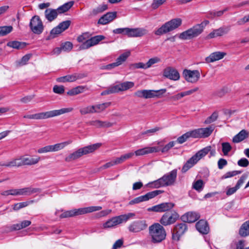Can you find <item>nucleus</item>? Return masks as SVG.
Here are the masks:
<instances>
[{
  "mask_svg": "<svg viewBox=\"0 0 249 249\" xmlns=\"http://www.w3.org/2000/svg\"><path fill=\"white\" fill-rule=\"evenodd\" d=\"M1 195L4 196H8L9 195L14 196H18V189H13L4 191L1 193Z\"/></svg>",
  "mask_w": 249,
  "mask_h": 249,
  "instance_id": "4d7b16f0",
  "label": "nucleus"
},
{
  "mask_svg": "<svg viewBox=\"0 0 249 249\" xmlns=\"http://www.w3.org/2000/svg\"><path fill=\"white\" fill-rule=\"evenodd\" d=\"M20 166L23 165H32L38 162L40 158L36 156L35 158H31L27 156H22L18 158Z\"/></svg>",
  "mask_w": 249,
  "mask_h": 249,
  "instance_id": "a211bd4d",
  "label": "nucleus"
},
{
  "mask_svg": "<svg viewBox=\"0 0 249 249\" xmlns=\"http://www.w3.org/2000/svg\"><path fill=\"white\" fill-rule=\"evenodd\" d=\"M101 209L102 207L101 206H90L78 209H73L63 212L60 215L59 217L60 218H68L99 211Z\"/></svg>",
  "mask_w": 249,
  "mask_h": 249,
  "instance_id": "6e6552de",
  "label": "nucleus"
},
{
  "mask_svg": "<svg viewBox=\"0 0 249 249\" xmlns=\"http://www.w3.org/2000/svg\"><path fill=\"white\" fill-rule=\"evenodd\" d=\"M73 1H71L64 3L62 6L59 7L57 10L59 14L63 13L68 11L73 5Z\"/></svg>",
  "mask_w": 249,
  "mask_h": 249,
  "instance_id": "37998d69",
  "label": "nucleus"
},
{
  "mask_svg": "<svg viewBox=\"0 0 249 249\" xmlns=\"http://www.w3.org/2000/svg\"><path fill=\"white\" fill-rule=\"evenodd\" d=\"M130 52H127L121 54L116 59L115 62L118 66L121 65L124 61L126 60L127 57L130 55Z\"/></svg>",
  "mask_w": 249,
  "mask_h": 249,
  "instance_id": "09e8293b",
  "label": "nucleus"
},
{
  "mask_svg": "<svg viewBox=\"0 0 249 249\" xmlns=\"http://www.w3.org/2000/svg\"><path fill=\"white\" fill-rule=\"evenodd\" d=\"M209 151H210V146H206L199 150L195 155L192 156V157L198 162L200 159L207 155L209 153Z\"/></svg>",
  "mask_w": 249,
  "mask_h": 249,
  "instance_id": "7c9ffc66",
  "label": "nucleus"
},
{
  "mask_svg": "<svg viewBox=\"0 0 249 249\" xmlns=\"http://www.w3.org/2000/svg\"><path fill=\"white\" fill-rule=\"evenodd\" d=\"M134 86V83L132 82H125L118 85H113L109 87L107 90L103 91L101 93V95H106L113 93H118L120 91L126 90Z\"/></svg>",
  "mask_w": 249,
  "mask_h": 249,
  "instance_id": "1a4fd4ad",
  "label": "nucleus"
},
{
  "mask_svg": "<svg viewBox=\"0 0 249 249\" xmlns=\"http://www.w3.org/2000/svg\"><path fill=\"white\" fill-rule=\"evenodd\" d=\"M197 162L192 157L189 159L183 166L181 172L183 173H186L189 169L192 168Z\"/></svg>",
  "mask_w": 249,
  "mask_h": 249,
  "instance_id": "58836bf2",
  "label": "nucleus"
},
{
  "mask_svg": "<svg viewBox=\"0 0 249 249\" xmlns=\"http://www.w3.org/2000/svg\"><path fill=\"white\" fill-rule=\"evenodd\" d=\"M37 152L38 153H39V154L53 152V148H52V145H47L43 147L37 149Z\"/></svg>",
  "mask_w": 249,
  "mask_h": 249,
  "instance_id": "e2e57ef3",
  "label": "nucleus"
},
{
  "mask_svg": "<svg viewBox=\"0 0 249 249\" xmlns=\"http://www.w3.org/2000/svg\"><path fill=\"white\" fill-rule=\"evenodd\" d=\"M239 234L242 237L249 235V220L244 223L239 231Z\"/></svg>",
  "mask_w": 249,
  "mask_h": 249,
  "instance_id": "c9c22d12",
  "label": "nucleus"
},
{
  "mask_svg": "<svg viewBox=\"0 0 249 249\" xmlns=\"http://www.w3.org/2000/svg\"><path fill=\"white\" fill-rule=\"evenodd\" d=\"M249 135V132L245 129H243L232 138V141L234 143L240 142L247 138Z\"/></svg>",
  "mask_w": 249,
  "mask_h": 249,
  "instance_id": "c85d7f7f",
  "label": "nucleus"
},
{
  "mask_svg": "<svg viewBox=\"0 0 249 249\" xmlns=\"http://www.w3.org/2000/svg\"><path fill=\"white\" fill-rule=\"evenodd\" d=\"M0 165L1 166L5 167H19V163L18 159L16 158L11 160V161L4 163H0Z\"/></svg>",
  "mask_w": 249,
  "mask_h": 249,
  "instance_id": "de8ad7c7",
  "label": "nucleus"
},
{
  "mask_svg": "<svg viewBox=\"0 0 249 249\" xmlns=\"http://www.w3.org/2000/svg\"><path fill=\"white\" fill-rule=\"evenodd\" d=\"M163 192L161 190H154L150 192L147 193L145 195H143V198L144 201H147L150 199H152L158 195L161 194Z\"/></svg>",
  "mask_w": 249,
  "mask_h": 249,
  "instance_id": "c03bdc74",
  "label": "nucleus"
},
{
  "mask_svg": "<svg viewBox=\"0 0 249 249\" xmlns=\"http://www.w3.org/2000/svg\"><path fill=\"white\" fill-rule=\"evenodd\" d=\"M160 150L159 147H145L135 151L134 155L136 156H141L152 153L158 152Z\"/></svg>",
  "mask_w": 249,
  "mask_h": 249,
  "instance_id": "393cba45",
  "label": "nucleus"
},
{
  "mask_svg": "<svg viewBox=\"0 0 249 249\" xmlns=\"http://www.w3.org/2000/svg\"><path fill=\"white\" fill-rule=\"evenodd\" d=\"M148 227L146 221L144 220H138L131 222L127 229L130 232L138 233L145 230Z\"/></svg>",
  "mask_w": 249,
  "mask_h": 249,
  "instance_id": "ddd939ff",
  "label": "nucleus"
},
{
  "mask_svg": "<svg viewBox=\"0 0 249 249\" xmlns=\"http://www.w3.org/2000/svg\"><path fill=\"white\" fill-rule=\"evenodd\" d=\"M73 45L72 43L67 41L61 45L63 51L65 52H69L72 49Z\"/></svg>",
  "mask_w": 249,
  "mask_h": 249,
  "instance_id": "774afa93",
  "label": "nucleus"
},
{
  "mask_svg": "<svg viewBox=\"0 0 249 249\" xmlns=\"http://www.w3.org/2000/svg\"><path fill=\"white\" fill-rule=\"evenodd\" d=\"M84 74L75 73L72 74H69L57 78L58 82H73L77 80L80 79L84 77Z\"/></svg>",
  "mask_w": 249,
  "mask_h": 249,
  "instance_id": "aec40b11",
  "label": "nucleus"
},
{
  "mask_svg": "<svg viewBox=\"0 0 249 249\" xmlns=\"http://www.w3.org/2000/svg\"><path fill=\"white\" fill-rule=\"evenodd\" d=\"M57 9H47L45 11L46 18L49 21H52L56 18L58 15Z\"/></svg>",
  "mask_w": 249,
  "mask_h": 249,
  "instance_id": "2f4dec72",
  "label": "nucleus"
},
{
  "mask_svg": "<svg viewBox=\"0 0 249 249\" xmlns=\"http://www.w3.org/2000/svg\"><path fill=\"white\" fill-rule=\"evenodd\" d=\"M177 177V170L174 169L158 179L149 182L147 184V186L153 188H159L163 186H171L175 183Z\"/></svg>",
  "mask_w": 249,
  "mask_h": 249,
  "instance_id": "f03ea898",
  "label": "nucleus"
},
{
  "mask_svg": "<svg viewBox=\"0 0 249 249\" xmlns=\"http://www.w3.org/2000/svg\"><path fill=\"white\" fill-rule=\"evenodd\" d=\"M87 124L94 126L96 128H100L111 127L114 124V123L108 121H102L100 120H95L88 122Z\"/></svg>",
  "mask_w": 249,
  "mask_h": 249,
  "instance_id": "4be33fe9",
  "label": "nucleus"
},
{
  "mask_svg": "<svg viewBox=\"0 0 249 249\" xmlns=\"http://www.w3.org/2000/svg\"><path fill=\"white\" fill-rule=\"evenodd\" d=\"M175 144V142L172 141L169 142L168 144H166L161 149L160 148V151H161L163 153H167L170 149H171Z\"/></svg>",
  "mask_w": 249,
  "mask_h": 249,
  "instance_id": "052dcab7",
  "label": "nucleus"
},
{
  "mask_svg": "<svg viewBox=\"0 0 249 249\" xmlns=\"http://www.w3.org/2000/svg\"><path fill=\"white\" fill-rule=\"evenodd\" d=\"M37 191V189L32 187L18 189V196H30L32 194L36 193Z\"/></svg>",
  "mask_w": 249,
  "mask_h": 249,
  "instance_id": "f704fd0d",
  "label": "nucleus"
},
{
  "mask_svg": "<svg viewBox=\"0 0 249 249\" xmlns=\"http://www.w3.org/2000/svg\"><path fill=\"white\" fill-rule=\"evenodd\" d=\"M107 9V5L106 4H102L99 5L97 7L93 9L92 14L93 15L101 13Z\"/></svg>",
  "mask_w": 249,
  "mask_h": 249,
  "instance_id": "864d4df0",
  "label": "nucleus"
},
{
  "mask_svg": "<svg viewBox=\"0 0 249 249\" xmlns=\"http://www.w3.org/2000/svg\"><path fill=\"white\" fill-rule=\"evenodd\" d=\"M182 24V19L176 18L163 24L160 27L154 31L156 36H161L171 32L179 27Z\"/></svg>",
  "mask_w": 249,
  "mask_h": 249,
  "instance_id": "423d86ee",
  "label": "nucleus"
},
{
  "mask_svg": "<svg viewBox=\"0 0 249 249\" xmlns=\"http://www.w3.org/2000/svg\"><path fill=\"white\" fill-rule=\"evenodd\" d=\"M116 17V12H108L99 18L98 23L102 25L107 24L113 21Z\"/></svg>",
  "mask_w": 249,
  "mask_h": 249,
  "instance_id": "b1692460",
  "label": "nucleus"
},
{
  "mask_svg": "<svg viewBox=\"0 0 249 249\" xmlns=\"http://www.w3.org/2000/svg\"><path fill=\"white\" fill-rule=\"evenodd\" d=\"M166 89H165L158 90H139L134 93V95L139 98L144 99L152 98L154 97H160L165 93Z\"/></svg>",
  "mask_w": 249,
  "mask_h": 249,
  "instance_id": "9d476101",
  "label": "nucleus"
},
{
  "mask_svg": "<svg viewBox=\"0 0 249 249\" xmlns=\"http://www.w3.org/2000/svg\"><path fill=\"white\" fill-rule=\"evenodd\" d=\"M7 46L13 49L20 50L26 46V43L18 41H11L7 43Z\"/></svg>",
  "mask_w": 249,
  "mask_h": 249,
  "instance_id": "e433bc0d",
  "label": "nucleus"
},
{
  "mask_svg": "<svg viewBox=\"0 0 249 249\" xmlns=\"http://www.w3.org/2000/svg\"><path fill=\"white\" fill-rule=\"evenodd\" d=\"M134 155V153L133 152H129L122 155L120 157L117 158V160L118 161V163H119V164L122 163L125 160L132 158Z\"/></svg>",
  "mask_w": 249,
  "mask_h": 249,
  "instance_id": "3c124183",
  "label": "nucleus"
},
{
  "mask_svg": "<svg viewBox=\"0 0 249 249\" xmlns=\"http://www.w3.org/2000/svg\"><path fill=\"white\" fill-rule=\"evenodd\" d=\"M163 76L173 80H178L180 78L178 72L172 67H167L164 70Z\"/></svg>",
  "mask_w": 249,
  "mask_h": 249,
  "instance_id": "6ab92c4d",
  "label": "nucleus"
},
{
  "mask_svg": "<svg viewBox=\"0 0 249 249\" xmlns=\"http://www.w3.org/2000/svg\"><path fill=\"white\" fill-rule=\"evenodd\" d=\"M200 217L198 213L195 212H189L185 213L181 217V219L184 222L193 223L198 220Z\"/></svg>",
  "mask_w": 249,
  "mask_h": 249,
  "instance_id": "5701e85b",
  "label": "nucleus"
},
{
  "mask_svg": "<svg viewBox=\"0 0 249 249\" xmlns=\"http://www.w3.org/2000/svg\"><path fill=\"white\" fill-rule=\"evenodd\" d=\"M101 145V143H97L79 148L66 157L65 160L67 162H70L77 160L83 155L93 152L98 149Z\"/></svg>",
  "mask_w": 249,
  "mask_h": 249,
  "instance_id": "20e7f679",
  "label": "nucleus"
},
{
  "mask_svg": "<svg viewBox=\"0 0 249 249\" xmlns=\"http://www.w3.org/2000/svg\"><path fill=\"white\" fill-rule=\"evenodd\" d=\"M226 53L225 52H215L210 54V55L205 58L207 63H212L222 59Z\"/></svg>",
  "mask_w": 249,
  "mask_h": 249,
  "instance_id": "bb28decb",
  "label": "nucleus"
},
{
  "mask_svg": "<svg viewBox=\"0 0 249 249\" xmlns=\"http://www.w3.org/2000/svg\"><path fill=\"white\" fill-rule=\"evenodd\" d=\"M230 26H223L218 29L214 30L213 32L210 33L207 37L208 38H213L217 36H222L225 34H227L230 30Z\"/></svg>",
  "mask_w": 249,
  "mask_h": 249,
  "instance_id": "412c9836",
  "label": "nucleus"
},
{
  "mask_svg": "<svg viewBox=\"0 0 249 249\" xmlns=\"http://www.w3.org/2000/svg\"><path fill=\"white\" fill-rule=\"evenodd\" d=\"M29 26L31 30L37 35L41 34L44 30L43 23L38 16H35L31 18Z\"/></svg>",
  "mask_w": 249,
  "mask_h": 249,
  "instance_id": "f8f14e48",
  "label": "nucleus"
},
{
  "mask_svg": "<svg viewBox=\"0 0 249 249\" xmlns=\"http://www.w3.org/2000/svg\"><path fill=\"white\" fill-rule=\"evenodd\" d=\"M85 87L82 86H79L69 90L67 94L70 96H74L84 92Z\"/></svg>",
  "mask_w": 249,
  "mask_h": 249,
  "instance_id": "ea45409f",
  "label": "nucleus"
},
{
  "mask_svg": "<svg viewBox=\"0 0 249 249\" xmlns=\"http://www.w3.org/2000/svg\"><path fill=\"white\" fill-rule=\"evenodd\" d=\"M149 235L151 242L157 244L163 241L166 236L164 228L159 223H155L149 227Z\"/></svg>",
  "mask_w": 249,
  "mask_h": 249,
  "instance_id": "7ed1b4c3",
  "label": "nucleus"
},
{
  "mask_svg": "<svg viewBox=\"0 0 249 249\" xmlns=\"http://www.w3.org/2000/svg\"><path fill=\"white\" fill-rule=\"evenodd\" d=\"M31 224V221L30 220H23L19 223L13 224L11 226L10 229L12 231L20 230L25 228Z\"/></svg>",
  "mask_w": 249,
  "mask_h": 249,
  "instance_id": "473e14b6",
  "label": "nucleus"
},
{
  "mask_svg": "<svg viewBox=\"0 0 249 249\" xmlns=\"http://www.w3.org/2000/svg\"><path fill=\"white\" fill-rule=\"evenodd\" d=\"M71 24V21L66 20L60 23L57 26L62 32L67 29Z\"/></svg>",
  "mask_w": 249,
  "mask_h": 249,
  "instance_id": "338daca9",
  "label": "nucleus"
},
{
  "mask_svg": "<svg viewBox=\"0 0 249 249\" xmlns=\"http://www.w3.org/2000/svg\"><path fill=\"white\" fill-rule=\"evenodd\" d=\"M105 37L103 35H98L89 38V39L84 44L79 46L80 50H86L98 44L101 41L104 40Z\"/></svg>",
  "mask_w": 249,
  "mask_h": 249,
  "instance_id": "f3484780",
  "label": "nucleus"
},
{
  "mask_svg": "<svg viewBox=\"0 0 249 249\" xmlns=\"http://www.w3.org/2000/svg\"><path fill=\"white\" fill-rule=\"evenodd\" d=\"M222 151L225 156H227L229 152L231 150V146L229 142H225L221 144Z\"/></svg>",
  "mask_w": 249,
  "mask_h": 249,
  "instance_id": "6e6d98bb",
  "label": "nucleus"
},
{
  "mask_svg": "<svg viewBox=\"0 0 249 249\" xmlns=\"http://www.w3.org/2000/svg\"><path fill=\"white\" fill-rule=\"evenodd\" d=\"M209 23V21L205 20L200 24H197L192 28L181 33L179 37L183 40L190 39L197 36L203 32L204 27Z\"/></svg>",
  "mask_w": 249,
  "mask_h": 249,
  "instance_id": "39448f33",
  "label": "nucleus"
},
{
  "mask_svg": "<svg viewBox=\"0 0 249 249\" xmlns=\"http://www.w3.org/2000/svg\"><path fill=\"white\" fill-rule=\"evenodd\" d=\"M218 117V112L217 111H214L212 114L208 117L204 121V124H209L215 121Z\"/></svg>",
  "mask_w": 249,
  "mask_h": 249,
  "instance_id": "5fc2aeb1",
  "label": "nucleus"
},
{
  "mask_svg": "<svg viewBox=\"0 0 249 249\" xmlns=\"http://www.w3.org/2000/svg\"><path fill=\"white\" fill-rule=\"evenodd\" d=\"M246 177L242 176L238 180L236 185L232 188H228L226 192V195L228 196H231L235 193L236 191L240 188L241 185L244 183Z\"/></svg>",
  "mask_w": 249,
  "mask_h": 249,
  "instance_id": "c756f323",
  "label": "nucleus"
},
{
  "mask_svg": "<svg viewBox=\"0 0 249 249\" xmlns=\"http://www.w3.org/2000/svg\"><path fill=\"white\" fill-rule=\"evenodd\" d=\"M190 138H201L199 128L187 132Z\"/></svg>",
  "mask_w": 249,
  "mask_h": 249,
  "instance_id": "bf43d9fd",
  "label": "nucleus"
},
{
  "mask_svg": "<svg viewBox=\"0 0 249 249\" xmlns=\"http://www.w3.org/2000/svg\"><path fill=\"white\" fill-rule=\"evenodd\" d=\"M241 173V172L240 171H232L228 172L222 177V178L226 179L227 178H231Z\"/></svg>",
  "mask_w": 249,
  "mask_h": 249,
  "instance_id": "0e129e2a",
  "label": "nucleus"
},
{
  "mask_svg": "<svg viewBox=\"0 0 249 249\" xmlns=\"http://www.w3.org/2000/svg\"><path fill=\"white\" fill-rule=\"evenodd\" d=\"M92 105L80 108L79 112L82 115H86L87 114H93V108Z\"/></svg>",
  "mask_w": 249,
  "mask_h": 249,
  "instance_id": "49530a36",
  "label": "nucleus"
},
{
  "mask_svg": "<svg viewBox=\"0 0 249 249\" xmlns=\"http://www.w3.org/2000/svg\"><path fill=\"white\" fill-rule=\"evenodd\" d=\"M147 33L148 30L143 28H130L129 37H141Z\"/></svg>",
  "mask_w": 249,
  "mask_h": 249,
  "instance_id": "a878e982",
  "label": "nucleus"
},
{
  "mask_svg": "<svg viewBox=\"0 0 249 249\" xmlns=\"http://www.w3.org/2000/svg\"><path fill=\"white\" fill-rule=\"evenodd\" d=\"M13 30L11 26H5L0 27V36H5L11 33Z\"/></svg>",
  "mask_w": 249,
  "mask_h": 249,
  "instance_id": "8fccbe9b",
  "label": "nucleus"
},
{
  "mask_svg": "<svg viewBox=\"0 0 249 249\" xmlns=\"http://www.w3.org/2000/svg\"><path fill=\"white\" fill-rule=\"evenodd\" d=\"M196 230L201 233L207 234L210 230L207 222L204 220H200L196 225Z\"/></svg>",
  "mask_w": 249,
  "mask_h": 249,
  "instance_id": "cd10ccee",
  "label": "nucleus"
},
{
  "mask_svg": "<svg viewBox=\"0 0 249 249\" xmlns=\"http://www.w3.org/2000/svg\"><path fill=\"white\" fill-rule=\"evenodd\" d=\"M187 226L185 223H181L176 224L173 230V239L175 240L178 241L180 237L184 234L187 231Z\"/></svg>",
  "mask_w": 249,
  "mask_h": 249,
  "instance_id": "dca6fc26",
  "label": "nucleus"
},
{
  "mask_svg": "<svg viewBox=\"0 0 249 249\" xmlns=\"http://www.w3.org/2000/svg\"><path fill=\"white\" fill-rule=\"evenodd\" d=\"M62 32V30L57 26L51 31L50 34L47 36L46 39L48 40L54 38Z\"/></svg>",
  "mask_w": 249,
  "mask_h": 249,
  "instance_id": "79ce46f5",
  "label": "nucleus"
},
{
  "mask_svg": "<svg viewBox=\"0 0 249 249\" xmlns=\"http://www.w3.org/2000/svg\"><path fill=\"white\" fill-rule=\"evenodd\" d=\"M214 128V127L213 125L208 127L199 128L201 138H207L209 137L212 133Z\"/></svg>",
  "mask_w": 249,
  "mask_h": 249,
  "instance_id": "4c0bfd02",
  "label": "nucleus"
},
{
  "mask_svg": "<svg viewBox=\"0 0 249 249\" xmlns=\"http://www.w3.org/2000/svg\"><path fill=\"white\" fill-rule=\"evenodd\" d=\"M174 206L175 204L172 202H164L148 208V211L157 213H163L171 210Z\"/></svg>",
  "mask_w": 249,
  "mask_h": 249,
  "instance_id": "2eb2a0df",
  "label": "nucleus"
},
{
  "mask_svg": "<svg viewBox=\"0 0 249 249\" xmlns=\"http://www.w3.org/2000/svg\"><path fill=\"white\" fill-rule=\"evenodd\" d=\"M183 75L187 82L192 83L197 82L200 77V72L198 70H190L187 69L183 71Z\"/></svg>",
  "mask_w": 249,
  "mask_h": 249,
  "instance_id": "4468645a",
  "label": "nucleus"
},
{
  "mask_svg": "<svg viewBox=\"0 0 249 249\" xmlns=\"http://www.w3.org/2000/svg\"><path fill=\"white\" fill-rule=\"evenodd\" d=\"M166 1V0H153L151 4V8L153 9H156L165 2Z\"/></svg>",
  "mask_w": 249,
  "mask_h": 249,
  "instance_id": "69168bd1",
  "label": "nucleus"
},
{
  "mask_svg": "<svg viewBox=\"0 0 249 249\" xmlns=\"http://www.w3.org/2000/svg\"><path fill=\"white\" fill-rule=\"evenodd\" d=\"M204 185L203 181L201 179L197 180L193 183V188L195 190L200 191L203 188Z\"/></svg>",
  "mask_w": 249,
  "mask_h": 249,
  "instance_id": "680f3d73",
  "label": "nucleus"
},
{
  "mask_svg": "<svg viewBox=\"0 0 249 249\" xmlns=\"http://www.w3.org/2000/svg\"><path fill=\"white\" fill-rule=\"evenodd\" d=\"M73 110L72 107L62 108L60 109L53 110L46 112H39L33 114H26L23 116L24 119L30 120H43L59 116L69 113Z\"/></svg>",
  "mask_w": 249,
  "mask_h": 249,
  "instance_id": "f257e3e1",
  "label": "nucleus"
},
{
  "mask_svg": "<svg viewBox=\"0 0 249 249\" xmlns=\"http://www.w3.org/2000/svg\"><path fill=\"white\" fill-rule=\"evenodd\" d=\"M33 200H31L16 203L13 206V210L16 211H18L22 208L27 207L29 205L33 203Z\"/></svg>",
  "mask_w": 249,
  "mask_h": 249,
  "instance_id": "a18cd8bd",
  "label": "nucleus"
},
{
  "mask_svg": "<svg viewBox=\"0 0 249 249\" xmlns=\"http://www.w3.org/2000/svg\"><path fill=\"white\" fill-rule=\"evenodd\" d=\"M179 218V215L176 212L171 213H166L159 220L160 224L163 226H169L175 223Z\"/></svg>",
  "mask_w": 249,
  "mask_h": 249,
  "instance_id": "9b49d317",
  "label": "nucleus"
},
{
  "mask_svg": "<svg viewBox=\"0 0 249 249\" xmlns=\"http://www.w3.org/2000/svg\"><path fill=\"white\" fill-rule=\"evenodd\" d=\"M72 142L71 141H68L60 143H58L52 145L53 151L56 152L61 149H63L67 145L71 144Z\"/></svg>",
  "mask_w": 249,
  "mask_h": 249,
  "instance_id": "a19ab883",
  "label": "nucleus"
},
{
  "mask_svg": "<svg viewBox=\"0 0 249 249\" xmlns=\"http://www.w3.org/2000/svg\"><path fill=\"white\" fill-rule=\"evenodd\" d=\"M111 104V102H106L102 104L92 105L93 107H94V113H98L104 111Z\"/></svg>",
  "mask_w": 249,
  "mask_h": 249,
  "instance_id": "72a5a7b5",
  "label": "nucleus"
},
{
  "mask_svg": "<svg viewBox=\"0 0 249 249\" xmlns=\"http://www.w3.org/2000/svg\"><path fill=\"white\" fill-rule=\"evenodd\" d=\"M246 242L245 240H239L234 243L233 249H249V246L246 247Z\"/></svg>",
  "mask_w": 249,
  "mask_h": 249,
  "instance_id": "603ef678",
  "label": "nucleus"
},
{
  "mask_svg": "<svg viewBox=\"0 0 249 249\" xmlns=\"http://www.w3.org/2000/svg\"><path fill=\"white\" fill-rule=\"evenodd\" d=\"M135 216V214L134 213H129L113 217L103 223L102 228L104 229L114 228L118 225L125 223L129 219L134 217Z\"/></svg>",
  "mask_w": 249,
  "mask_h": 249,
  "instance_id": "0eeeda50",
  "label": "nucleus"
},
{
  "mask_svg": "<svg viewBox=\"0 0 249 249\" xmlns=\"http://www.w3.org/2000/svg\"><path fill=\"white\" fill-rule=\"evenodd\" d=\"M89 34L88 33H85L78 36L77 40L78 42L82 43V44H85L89 38Z\"/></svg>",
  "mask_w": 249,
  "mask_h": 249,
  "instance_id": "13d9d810",
  "label": "nucleus"
}]
</instances>
